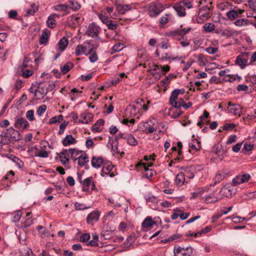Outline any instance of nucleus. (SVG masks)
<instances>
[{
  "label": "nucleus",
  "mask_w": 256,
  "mask_h": 256,
  "mask_svg": "<svg viewBox=\"0 0 256 256\" xmlns=\"http://www.w3.org/2000/svg\"><path fill=\"white\" fill-rule=\"evenodd\" d=\"M218 50V48L214 47H208L206 48V51L209 54H214Z\"/></svg>",
  "instance_id": "63"
},
{
  "label": "nucleus",
  "mask_w": 256,
  "mask_h": 256,
  "mask_svg": "<svg viewBox=\"0 0 256 256\" xmlns=\"http://www.w3.org/2000/svg\"><path fill=\"white\" fill-rule=\"evenodd\" d=\"M54 8L56 11L66 12L68 6L66 4H60L54 6Z\"/></svg>",
  "instance_id": "44"
},
{
  "label": "nucleus",
  "mask_w": 256,
  "mask_h": 256,
  "mask_svg": "<svg viewBox=\"0 0 256 256\" xmlns=\"http://www.w3.org/2000/svg\"><path fill=\"white\" fill-rule=\"evenodd\" d=\"M26 118L30 121H34L35 120L34 116V110H30L26 112Z\"/></svg>",
  "instance_id": "50"
},
{
  "label": "nucleus",
  "mask_w": 256,
  "mask_h": 256,
  "mask_svg": "<svg viewBox=\"0 0 256 256\" xmlns=\"http://www.w3.org/2000/svg\"><path fill=\"white\" fill-rule=\"evenodd\" d=\"M112 168H113V166L112 165L111 163H110V162L104 163L103 166H102V174H101L102 176H104V175H108L109 174L110 177H111V178L113 177L114 176V174H110V172L112 170Z\"/></svg>",
  "instance_id": "13"
},
{
  "label": "nucleus",
  "mask_w": 256,
  "mask_h": 256,
  "mask_svg": "<svg viewBox=\"0 0 256 256\" xmlns=\"http://www.w3.org/2000/svg\"><path fill=\"white\" fill-rule=\"evenodd\" d=\"M230 112L234 115H240V106L239 104H234L229 108Z\"/></svg>",
  "instance_id": "37"
},
{
  "label": "nucleus",
  "mask_w": 256,
  "mask_h": 256,
  "mask_svg": "<svg viewBox=\"0 0 256 256\" xmlns=\"http://www.w3.org/2000/svg\"><path fill=\"white\" fill-rule=\"evenodd\" d=\"M89 54H90L88 58L90 61L92 63L96 62L98 60V56L96 52L93 51L92 48L90 50Z\"/></svg>",
  "instance_id": "43"
},
{
  "label": "nucleus",
  "mask_w": 256,
  "mask_h": 256,
  "mask_svg": "<svg viewBox=\"0 0 256 256\" xmlns=\"http://www.w3.org/2000/svg\"><path fill=\"white\" fill-rule=\"evenodd\" d=\"M100 30V28L94 22H92L88 26L86 34L92 38L97 37L98 36Z\"/></svg>",
  "instance_id": "8"
},
{
  "label": "nucleus",
  "mask_w": 256,
  "mask_h": 256,
  "mask_svg": "<svg viewBox=\"0 0 256 256\" xmlns=\"http://www.w3.org/2000/svg\"><path fill=\"white\" fill-rule=\"evenodd\" d=\"M174 256H192L193 253V248L190 246L184 248L178 246H175L174 248Z\"/></svg>",
  "instance_id": "3"
},
{
  "label": "nucleus",
  "mask_w": 256,
  "mask_h": 256,
  "mask_svg": "<svg viewBox=\"0 0 256 256\" xmlns=\"http://www.w3.org/2000/svg\"><path fill=\"white\" fill-rule=\"evenodd\" d=\"M181 4H182V6H184V8L186 6L188 8H190L192 7V5L191 4V2L188 0H182L180 2Z\"/></svg>",
  "instance_id": "61"
},
{
  "label": "nucleus",
  "mask_w": 256,
  "mask_h": 256,
  "mask_svg": "<svg viewBox=\"0 0 256 256\" xmlns=\"http://www.w3.org/2000/svg\"><path fill=\"white\" fill-rule=\"evenodd\" d=\"M236 64L240 66L242 68H244L248 64V59L246 56L242 54L238 56L235 60Z\"/></svg>",
  "instance_id": "12"
},
{
  "label": "nucleus",
  "mask_w": 256,
  "mask_h": 256,
  "mask_svg": "<svg viewBox=\"0 0 256 256\" xmlns=\"http://www.w3.org/2000/svg\"><path fill=\"white\" fill-rule=\"evenodd\" d=\"M234 24L236 26H247L249 24V20L248 19L242 18L236 20L234 22Z\"/></svg>",
  "instance_id": "42"
},
{
  "label": "nucleus",
  "mask_w": 256,
  "mask_h": 256,
  "mask_svg": "<svg viewBox=\"0 0 256 256\" xmlns=\"http://www.w3.org/2000/svg\"><path fill=\"white\" fill-rule=\"evenodd\" d=\"M176 182L179 186H182L185 182V174L182 172L178 173L176 176Z\"/></svg>",
  "instance_id": "29"
},
{
  "label": "nucleus",
  "mask_w": 256,
  "mask_h": 256,
  "mask_svg": "<svg viewBox=\"0 0 256 256\" xmlns=\"http://www.w3.org/2000/svg\"><path fill=\"white\" fill-rule=\"evenodd\" d=\"M192 28L187 27L183 28L182 25L181 24L180 26L170 32V36L174 37V39L178 41H181L186 38V35L192 30Z\"/></svg>",
  "instance_id": "2"
},
{
  "label": "nucleus",
  "mask_w": 256,
  "mask_h": 256,
  "mask_svg": "<svg viewBox=\"0 0 256 256\" xmlns=\"http://www.w3.org/2000/svg\"><path fill=\"white\" fill-rule=\"evenodd\" d=\"M92 118L93 115L90 113L82 114L80 115L78 122L83 124H88L92 120Z\"/></svg>",
  "instance_id": "17"
},
{
  "label": "nucleus",
  "mask_w": 256,
  "mask_h": 256,
  "mask_svg": "<svg viewBox=\"0 0 256 256\" xmlns=\"http://www.w3.org/2000/svg\"><path fill=\"white\" fill-rule=\"evenodd\" d=\"M100 216V212L99 211H92L88 215L86 218V222L88 224L92 226L94 222L98 220Z\"/></svg>",
  "instance_id": "9"
},
{
  "label": "nucleus",
  "mask_w": 256,
  "mask_h": 256,
  "mask_svg": "<svg viewBox=\"0 0 256 256\" xmlns=\"http://www.w3.org/2000/svg\"><path fill=\"white\" fill-rule=\"evenodd\" d=\"M46 24L48 27L52 28L56 26V22L53 16H48L46 21Z\"/></svg>",
  "instance_id": "40"
},
{
  "label": "nucleus",
  "mask_w": 256,
  "mask_h": 256,
  "mask_svg": "<svg viewBox=\"0 0 256 256\" xmlns=\"http://www.w3.org/2000/svg\"><path fill=\"white\" fill-rule=\"evenodd\" d=\"M198 64L200 66H206L208 61L204 58V56L202 54H200L198 56Z\"/></svg>",
  "instance_id": "48"
},
{
  "label": "nucleus",
  "mask_w": 256,
  "mask_h": 256,
  "mask_svg": "<svg viewBox=\"0 0 256 256\" xmlns=\"http://www.w3.org/2000/svg\"><path fill=\"white\" fill-rule=\"evenodd\" d=\"M189 146L193 150H198L200 148V142L196 140H192L189 144Z\"/></svg>",
  "instance_id": "36"
},
{
  "label": "nucleus",
  "mask_w": 256,
  "mask_h": 256,
  "mask_svg": "<svg viewBox=\"0 0 256 256\" xmlns=\"http://www.w3.org/2000/svg\"><path fill=\"white\" fill-rule=\"evenodd\" d=\"M90 234H82L80 238V241L81 242H86L87 244L88 243V242H90Z\"/></svg>",
  "instance_id": "55"
},
{
  "label": "nucleus",
  "mask_w": 256,
  "mask_h": 256,
  "mask_svg": "<svg viewBox=\"0 0 256 256\" xmlns=\"http://www.w3.org/2000/svg\"><path fill=\"white\" fill-rule=\"evenodd\" d=\"M173 8L179 16L182 17L186 16L185 8L180 2L175 4L173 6Z\"/></svg>",
  "instance_id": "15"
},
{
  "label": "nucleus",
  "mask_w": 256,
  "mask_h": 256,
  "mask_svg": "<svg viewBox=\"0 0 256 256\" xmlns=\"http://www.w3.org/2000/svg\"><path fill=\"white\" fill-rule=\"evenodd\" d=\"M219 200V198L217 197L212 196H208L206 197L205 202L207 204H212L217 202Z\"/></svg>",
  "instance_id": "46"
},
{
  "label": "nucleus",
  "mask_w": 256,
  "mask_h": 256,
  "mask_svg": "<svg viewBox=\"0 0 256 256\" xmlns=\"http://www.w3.org/2000/svg\"><path fill=\"white\" fill-rule=\"evenodd\" d=\"M70 8L76 11L80 8V4L76 2L70 1Z\"/></svg>",
  "instance_id": "56"
},
{
  "label": "nucleus",
  "mask_w": 256,
  "mask_h": 256,
  "mask_svg": "<svg viewBox=\"0 0 256 256\" xmlns=\"http://www.w3.org/2000/svg\"><path fill=\"white\" fill-rule=\"evenodd\" d=\"M98 237L96 234L92 235V240L88 242V243L86 244L92 246H97L98 245Z\"/></svg>",
  "instance_id": "45"
},
{
  "label": "nucleus",
  "mask_w": 256,
  "mask_h": 256,
  "mask_svg": "<svg viewBox=\"0 0 256 256\" xmlns=\"http://www.w3.org/2000/svg\"><path fill=\"white\" fill-rule=\"evenodd\" d=\"M58 44L60 50L62 52L66 48L68 45V40L66 38L64 37L59 40Z\"/></svg>",
  "instance_id": "31"
},
{
  "label": "nucleus",
  "mask_w": 256,
  "mask_h": 256,
  "mask_svg": "<svg viewBox=\"0 0 256 256\" xmlns=\"http://www.w3.org/2000/svg\"><path fill=\"white\" fill-rule=\"evenodd\" d=\"M46 106L45 104L40 106L36 110V114L39 116H42L46 112Z\"/></svg>",
  "instance_id": "53"
},
{
  "label": "nucleus",
  "mask_w": 256,
  "mask_h": 256,
  "mask_svg": "<svg viewBox=\"0 0 256 256\" xmlns=\"http://www.w3.org/2000/svg\"><path fill=\"white\" fill-rule=\"evenodd\" d=\"M68 124V122H64V123H62L60 124V129H59V130H58V134H64V130L66 128V126H67Z\"/></svg>",
  "instance_id": "62"
},
{
  "label": "nucleus",
  "mask_w": 256,
  "mask_h": 256,
  "mask_svg": "<svg viewBox=\"0 0 256 256\" xmlns=\"http://www.w3.org/2000/svg\"><path fill=\"white\" fill-rule=\"evenodd\" d=\"M124 138L126 140L127 143L130 146H135L138 144L136 139L130 134H126V137H124Z\"/></svg>",
  "instance_id": "27"
},
{
  "label": "nucleus",
  "mask_w": 256,
  "mask_h": 256,
  "mask_svg": "<svg viewBox=\"0 0 256 256\" xmlns=\"http://www.w3.org/2000/svg\"><path fill=\"white\" fill-rule=\"evenodd\" d=\"M78 164L80 166H84L88 162V156L85 153L82 154L78 158Z\"/></svg>",
  "instance_id": "22"
},
{
  "label": "nucleus",
  "mask_w": 256,
  "mask_h": 256,
  "mask_svg": "<svg viewBox=\"0 0 256 256\" xmlns=\"http://www.w3.org/2000/svg\"><path fill=\"white\" fill-rule=\"evenodd\" d=\"M174 22V18L171 14H166L164 16H162L160 20V22L161 24L164 25L168 22L172 23Z\"/></svg>",
  "instance_id": "18"
},
{
  "label": "nucleus",
  "mask_w": 256,
  "mask_h": 256,
  "mask_svg": "<svg viewBox=\"0 0 256 256\" xmlns=\"http://www.w3.org/2000/svg\"><path fill=\"white\" fill-rule=\"evenodd\" d=\"M232 8V4L230 2H225L224 3L220 4L219 5V8L222 10H230Z\"/></svg>",
  "instance_id": "49"
},
{
  "label": "nucleus",
  "mask_w": 256,
  "mask_h": 256,
  "mask_svg": "<svg viewBox=\"0 0 256 256\" xmlns=\"http://www.w3.org/2000/svg\"><path fill=\"white\" fill-rule=\"evenodd\" d=\"M72 68V66L70 67L68 65L65 64L61 67L60 70L63 74H66Z\"/></svg>",
  "instance_id": "64"
},
{
  "label": "nucleus",
  "mask_w": 256,
  "mask_h": 256,
  "mask_svg": "<svg viewBox=\"0 0 256 256\" xmlns=\"http://www.w3.org/2000/svg\"><path fill=\"white\" fill-rule=\"evenodd\" d=\"M48 34L47 32V30H45L42 32V34L39 41L40 44L46 45L48 42Z\"/></svg>",
  "instance_id": "28"
},
{
  "label": "nucleus",
  "mask_w": 256,
  "mask_h": 256,
  "mask_svg": "<svg viewBox=\"0 0 256 256\" xmlns=\"http://www.w3.org/2000/svg\"><path fill=\"white\" fill-rule=\"evenodd\" d=\"M76 138L72 135L68 134L62 140V142L64 146H67L76 144Z\"/></svg>",
  "instance_id": "14"
},
{
  "label": "nucleus",
  "mask_w": 256,
  "mask_h": 256,
  "mask_svg": "<svg viewBox=\"0 0 256 256\" xmlns=\"http://www.w3.org/2000/svg\"><path fill=\"white\" fill-rule=\"evenodd\" d=\"M68 152L71 154V158L74 161L76 160L78 156L83 153L82 151L78 150L76 148H70Z\"/></svg>",
  "instance_id": "25"
},
{
  "label": "nucleus",
  "mask_w": 256,
  "mask_h": 256,
  "mask_svg": "<svg viewBox=\"0 0 256 256\" xmlns=\"http://www.w3.org/2000/svg\"><path fill=\"white\" fill-rule=\"evenodd\" d=\"M114 230H102L101 233L100 238H103L104 240L109 239L110 238V234Z\"/></svg>",
  "instance_id": "47"
},
{
  "label": "nucleus",
  "mask_w": 256,
  "mask_h": 256,
  "mask_svg": "<svg viewBox=\"0 0 256 256\" xmlns=\"http://www.w3.org/2000/svg\"><path fill=\"white\" fill-rule=\"evenodd\" d=\"M116 9L120 14H124L126 12L130 10L132 8V4H124L118 2L116 1L114 3Z\"/></svg>",
  "instance_id": "10"
},
{
  "label": "nucleus",
  "mask_w": 256,
  "mask_h": 256,
  "mask_svg": "<svg viewBox=\"0 0 256 256\" xmlns=\"http://www.w3.org/2000/svg\"><path fill=\"white\" fill-rule=\"evenodd\" d=\"M154 70H160L162 72L164 71V72H168L170 70V67L168 66H158V65H155Z\"/></svg>",
  "instance_id": "54"
},
{
  "label": "nucleus",
  "mask_w": 256,
  "mask_h": 256,
  "mask_svg": "<svg viewBox=\"0 0 256 256\" xmlns=\"http://www.w3.org/2000/svg\"><path fill=\"white\" fill-rule=\"evenodd\" d=\"M138 166H142L144 169L145 173L144 176L147 178H152L154 175L156 174V172L155 170L150 169L148 168V166H146V164L144 163H140L138 164Z\"/></svg>",
  "instance_id": "20"
},
{
  "label": "nucleus",
  "mask_w": 256,
  "mask_h": 256,
  "mask_svg": "<svg viewBox=\"0 0 256 256\" xmlns=\"http://www.w3.org/2000/svg\"><path fill=\"white\" fill-rule=\"evenodd\" d=\"M106 25L108 29L110 30H115L118 27V23L116 22L110 20L106 22Z\"/></svg>",
  "instance_id": "41"
},
{
  "label": "nucleus",
  "mask_w": 256,
  "mask_h": 256,
  "mask_svg": "<svg viewBox=\"0 0 256 256\" xmlns=\"http://www.w3.org/2000/svg\"><path fill=\"white\" fill-rule=\"evenodd\" d=\"M32 250L28 248H24L20 251V256H32Z\"/></svg>",
  "instance_id": "39"
},
{
  "label": "nucleus",
  "mask_w": 256,
  "mask_h": 256,
  "mask_svg": "<svg viewBox=\"0 0 256 256\" xmlns=\"http://www.w3.org/2000/svg\"><path fill=\"white\" fill-rule=\"evenodd\" d=\"M209 116V112H208L206 110H204V111L203 116H201L199 117V120L197 123V125L200 128H202V124H204V120L208 119Z\"/></svg>",
  "instance_id": "30"
},
{
  "label": "nucleus",
  "mask_w": 256,
  "mask_h": 256,
  "mask_svg": "<svg viewBox=\"0 0 256 256\" xmlns=\"http://www.w3.org/2000/svg\"><path fill=\"white\" fill-rule=\"evenodd\" d=\"M22 80H17L14 84V88L16 92L18 91L22 87Z\"/></svg>",
  "instance_id": "60"
},
{
  "label": "nucleus",
  "mask_w": 256,
  "mask_h": 256,
  "mask_svg": "<svg viewBox=\"0 0 256 256\" xmlns=\"http://www.w3.org/2000/svg\"><path fill=\"white\" fill-rule=\"evenodd\" d=\"M250 175L248 173H244L242 175H237L232 179V185L235 186L242 184L247 182L250 180Z\"/></svg>",
  "instance_id": "6"
},
{
  "label": "nucleus",
  "mask_w": 256,
  "mask_h": 256,
  "mask_svg": "<svg viewBox=\"0 0 256 256\" xmlns=\"http://www.w3.org/2000/svg\"><path fill=\"white\" fill-rule=\"evenodd\" d=\"M210 8L205 7L199 10L198 15H200L206 20L209 16Z\"/></svg>",
  "instance_id": "34"
},
{
  "label": "nucleus",
  "mask_w": 256,
  "mask_h": 256,
  "mask_svg": "<svg viewBox=\"0 0 256 256\" xmlns=\"http://www.w3.org/2000/svg\"><path fill=\"white\" fill-rule=\"evenodd\" d=\"M156 224V222L152 220V218L148 216L143 221L142 224V226L143 228H148L155 224Z\"/></svg>",
  "instance_id": "26"
},
{
  "label": "nucleus",
  "mask_w": 256,
  "mask_h": 256,
  "mask_svg": "<svg viewBox=\"0 0 256 256\" xmlns=\"http://www.w3.org/2000/svg\"><path fill=\"white\" fill-rule=\"evenodd\" d=\"M164 7L161 4H150L148 8V14L150 17H156L164 10Z\"/></svg>",
  "instance_id": "5"
},
{
  "label": "nucleus",
  "mask_w": 256,
  "mask_h": 256,
  "mask_svg": "<svg viewBox=\"0 0 256 256\" xmlns=\"http://www.w3.org/2000/svg\"><path fill=\"white\" fill-rule=\"evenodd\" d=\"M136 104L142 106V108L146 110H148V106L144 104V100L142 98H138L136 100Z\"/></svg>",
  "instance_id": "58"
},
{
  "label": "nucleus",
  "mask_w": 256,
  "mask_h": 256,
  "mask_svg": "<svg viewBox=\"0 0 256 256\" xmlns=\"http://www.w3.org/2000/svg\"><path fill=\"white\" fill-rule=\"evenodd\" d=\"M22 213L20 210L16 212L12 216V221L16 222L20 220L22 216Z\"/></svg>",
  "instance_id": "52"
},
{
  "label": "nucleus",
  "mask_w": 256,
  "mask_h": 256,
  "mask_svg": "<svg viewBox=\"0 0 256 256\" xmlns=\"http://www.w3.org/2000/svg\"><path fill=\"white\" fill-rule=\"evenodd\" d=\"M14 120V127L20 130H24L30 126L28 122L24 118L16 116Z\"/></svg>",
  "instance_id": "7"
},
{
  "label": "nucleus",
  "mask_w": 256,
  "mask_h": 256,
  "mask_svg": "<svg viewBox=\"0 0 256 256\" xmlns=\"http://www.w3.org/2000/svg\"><path fill=\"white\" fill-rule=\"evenodd\" d=\"M176 105H173V107L176 108V111L174 114V118L180 116L182 114V112L180 110V108L184 105V102L182 98H180L178 100H176Z\"/></svg>",
  "instance_id": "16"
},
{
  "label": "nucleus",
  "mask_w": 256,
  "mask_h": 256,
  "mask_svg": "<svg viewBox=\"0 0 256 256\" xmlns=\"http://www.w3.org/2000/svg\"><path fill=\"white\" fill-rule=\"evenodd\" d=\"M3 136L5 140L8 141V144H9L11 141H18L21 139V136L20 132L12 127L9 128L2 131Z\"/></svg>",
  "instance_id": "1"
},
{
  "label": "nucleus",
  "mask_w": 256,
  "mask_h": 256,
  "mask_svg": "<svg viewBox=\"0 0 256 256\" xmlns=\"http://www.w3.org/2000/svg\"><path fill=\"white\" fill-rule=\"evenodd\" d=\"M92 166L93 168H98L101 166L104 163L103 159L101 157L94 156L91 161Z\"/></svg>",
  "instance_id": "21"
},
{
  "label": "nucleus",
  "mask_w": 256,
  "mask_h": 256,
  "mask_svg": "<svg viewBox=\"0 0 256 256\" xmlns=\"http://www.w3.org/2000/svg\"><path fill=\"white\" fill-rule=\"evenodd\" d=\"M38 10V6L34 4L31 5V8L26 10V12L28 16H34Z\"/></svg>",
  "instance_id": "35"
},
{
  "label": "nucleus",
  "mask_w": 256,
  "mask_h": 256,
  "mask_svg": "<svg viewBox=\"0 0 256 256\" xmlns=\"http://www.w3.org/2000/svg\"><path fill=\"white\" fill-rule=\"evenodd\" d=\"M86 50V46L81 44L78 45L76 48L75 54L76 56H80L82 54H85V52Z\"/></svg>",
  "instance_id": "33"
},
{
  "label": "nucleus",
  "mask_w": 256,
  "mask_h": 256,
  "mask_svg": "<svg viewBox=\"0 0 256 256\" xmlns=\"http://www.w3.org/2000/svg\"><path fill=\"white\" fill-rule=\"evenodd\" d=\"M96 183V182L94 180L92 176H90L82 180V183L81 184L82 191L86 192H90V186H91V190H97Z\"/></svg>",
  "instance_id": "4"
},
{
  "label": "nucleus",
  "mask_w": 256,
  "mask_h": 256,
  "mask_svg": "<svg viewBox=\"0 0 256 256\" xmlns=\"http://www.w3.org/2000/svg\"><path fill=\"white\" fill-rule=\"evenodd\" d=\"M34 148L38 152L37 154H35L36 156L42 158H46L48 157V152L44 150L43 148L39 151L38 148H37L36 146H35Z\"/></svg>",
  "instance_id": "32"
},
{
  "label": "nucleus",
  "mask_w": 256,
  "mask_h": 256,
  "mask_svg": "<svg viewBox=\"0 0 256 256\" xmlns=\"http://www.w3.org/2000/svg\"><path fill=\"white\" fill-rule=\"evenodd\" d=\"M48 93V90L42 88L38 87L34 90V97L36 100H40L44 98Z\"/></svg>",
  "instance_id": "19"
},
{
  "label": "nucleus",
  "mask_w": 256,
  "mask_h": 256,
  "mask_svg": "<svg viewBox=\"0 0 256 256\" xmlns=\"http://www.w3.org/2000/svg\"><path fill=\"white\" fill-rule=\"evenodd\" d=\"M184 90V89L180 90V89H175L172 92L171 96L169 99L170 104L173 106V105H176V100L178 95L182 93L183 94Z\"/></svg>",
  "instance_id": "11"
},
{
  "label": "nucleus",
  "mask_w": 256,
  "mask_h": 256,
  "mask_svg": "<svg viewBox=\"0 0 256 256\" xmlns=\"http://www.w3.org/2000/svg\"><path fill=\"white\" fill-rule=\"evenodd\" d=\"M145 198H146V202L148 203H150V202L153 203V204L157 203V201H158L157 198L154 196L146 197Z\"/></svg>",
  "instance_id": "59"
},
{
  "label": "nucleus",
  "mask_w": 256,
  "mask_h": 256,
  "mask_svg": "<svg viewBox=\"0 0 256 256\" xmlns=\"http://www.w3.org/2000/svg\"><path fill=\"white\" fill-rule=\"evenodd\" d=\"M249 8L256 12V0H248Z\"/></svg>",
  "instance_id": "57"
},
{
  "label": "nucleus",
  "mask_w": 256,
  "mask_h": 256,
  "mask_svg": "<svg viewBox=\"0 0 256 256\" xmlns=\"http://www.w3.org/2000/svg\"><path fill=\"white\" fill-rule=\"evenodd\" d=\"M30 214L31 213L30 212H28L26 214V220L21 224L22 227L27 228L33 224V220L30 217Z\"/></svg>",
  "instance_id": "23"
},
{
  "label": "nucleus",
  "mask_w": 256,
  "mask_h": 256,
  "mask_svg": "<svg viewBox=\"0 0 256 256\" xmlns=\"http://www.w3.org/2000/svg\"><path fill=\"white\" fill-rule=\"evenodd\" d=\"M215 25L211 22L206 23L203 26L204 30L206 32H212L215 29Z\"/></svg>",
  "instance_id": "38"
},
{
  "label": "nucleus",
  "mask_w": 256,
  "mask_h": 256,
  "mask_svg": "<svg viewBox=\"0 0 256 256\" xmlns=\"http://www.w3.org/2000/svg\"><path fill=\"white\" fill-rule=\"evenodd\" d=\"M226 16L230 20H234L239 18L236 10L230 8L226 12Z\"/></svg>",
  "instance_id": "24"
},
{
  "label": "nucleus",
  "mask_w": 256,
  "mask_h": 256,
  "mask_svg": "<svg viewBox=\"0 0 256 256\" xmlns=\"http://www.w3.org/2000/svg\"><path fill=\"white\" fill-rule=\"evenodd\" d=\"M224 178V176L220 174H218L216 175L214 178V183L210 184V186H214L216 184L220 182Z\"/></svg>",
  "instance_id": "51"
}]
</instances>
